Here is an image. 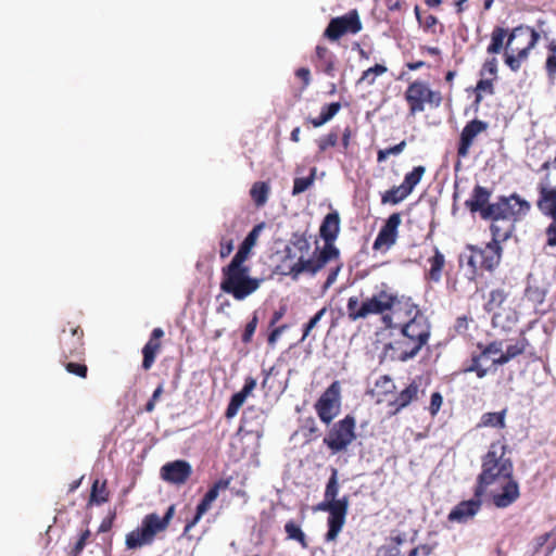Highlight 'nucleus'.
Listing matches in <instances>:
<instances>
[{
  "label": "nucleus",
  "instance_id": "46",
  "mask_svg": "<svg viewBox=\"0 0 556 556\" xmlns=\"http://www.w3.org/2000/svg\"><path fill=\"white\" fill-rule=\"evenodd\" d=\"M406 148V141L402 140L400 143L389 147L387 149H381L377 152V162L382 163L384 162L389 155H399L401 154L404 149Z\"/></svg>",
  "mask_w": 556,
  "mask_h": 556
},
{
  "label": "nucleus",
  "instance_id": "64",
  "mask_svg": "<svg viewBox=\"0 0 556 556\" xmlns=\"http://www.w3.org/2000/svg\"><path fill=\"white\" fill-rule=\"evenodd\" d=\"M546 243H556V217H552V223L546 228Z\"/></svg>",
  "mask_w": 556,
  "mask_h": 556
},
{
  "label": "nucleus",
  "instance_id": "30",
  "mask_svg": "<svg viewBox=\"0 0 556 556\" xmlns=\"http://www.w3.org/2000/svg\"><path fill=\"white\" fill-rule=\"evenodd\" d=\"M410 192L401 184L400 186H393L381 195L382 204L396 205L404 201Z\"/></svg>",
  "mask_w": 556,
  "mask_h": 556
},
{
  "label": "nucleus",
  "instance_id": "39",
  "mask_svg": "<svg viewBox=\"0 0 556 556\" xmlns=\"http://www.w3.org/2000/svg\"><path fill=\"white\" fill-rule=\"evenodd\" d=\"M348 317L350 320L355 321L365 317L364 301L361 303L357 296H351L346 304Z\"/></svg>",
  "mask_w": 556,
  "mask_h": 556
},
{
  "label": "nucleus",
  "instance_id": "38",
  "mask_svg": "<svg viewBox=\"0 0 556 556\" xmlns=\"http://www.w3.org/2000/svg\"><path fill=\"white\" fill-rule=\"evenodd\" d=\"M429 262H430L429 278L432 281L438 282L441 279V271H442V268L445 263L444 255L435 249L434 255L429 258Z\"/></svg>",
  "mask_w": 556,
  "mask_h": 556
},
{
  "label": "nucleus",
  "instance_id": "6",
  "mask_svg": "<svg viewBox=\"0 0 556 556\" xmlns=\"http://www.w3.org/2000/svg\"><path fill=\"white\" fill-rule=\"evenodd\" d=\"M468 253L460 255V262L467 260L470 268L469 279H473L478 269L492 270L501 260V245H467Z\"/></svg>",
  "mask_w": 556,
  "mask_h": 556
},
{
  "label": "nucleus",
  "instance_id": "33",
  "mask_svg": "<svg viewBox=\"0 0 556 556\" xmlns=\"http://www.w3.org/2000/svg\"><path fill=\"white\" fill-rule=\"evenodd\" d=\"M269 186L264 181L254 182L250 195L257 207H262L266 204L269 195Z\"/></svg>",
  "mask_w": 556,
  "mask_h": 556
},
{
  "label": "nucleus",
  "instance_id": "8",
  "mask_svg": "<svg viewBox=\"0 0 556 556\" xmlns=\"http://www.w3.org/2000/svg\"><path fill=\"white\" fill-rule=\"evenodd\" d=\"M531 206L530 203L521 199L519 194L513 193L509 197H500L495 203H491L486 206L483 217L497 216L509 218L513 222L521 219L528 214Z\"/></svg>",
  "mask_w": 556,
  "mask_h": 556
},
{
  "label": "nucleus",
  "instance_id": "52",
  "mask_svg": "<svg viewBox=\"0 0 556 556\" xmlns=\"http://www.w3.org/2000/svg\"><path fill=\"white\" fill-rule=\"evenodd\" d=\"M327 312V308L326 307H323L321 309H319L309 320L308 323L304 326V329H303V336H302V339L301 341H304L306 337H308L309 332L312 331V329H314L316 327V325L321 320V318L324 317V315L326 314Z\"/></svg>",
  "mask_w": 556,
  "mask_h": 556
},
{
  "label": "nucleus",
  "instance_id": "41",
  "mask_svg": "<svg viewBox=\"0 0 556 556\" xmlns=\"http://www.w3.org/2000/svg\"><path fill=\"white\" fill-rule=\"evenodd\" d=\"M160 344L152 340H149L142 349L143 361L142 367L147 370L150 369L155 359V353L159 350Z\"/></svg>",
  "mask_w": 556,
  "mask_h": 556
},
{
  "label": "nucleus",
  "instance_id": "35",
  "mask_svg": "<svg viewBox=\"0 0 556 556\" xmlns=\"http://www.w3.org/2000/svg\"><path fill=\"white\" fill-rule=\"evenodd\" d=\"M507 36V30L503 27L495 26L491 33V43L489 45L486 51L490 54H497L501 52L504 40Z\"/></svg>",
  "mask_w": 556,
  "mask_h": 556
},
{
  "label": "nucleus",
  "instance_id": "55",
  "mask_svg": "<svg viewBox=\"0 0 556 556\" xmlns=\"http://www.w3.org/2000/svg\"><path fill=\"white\" fill-rule=\"evenodd\" d=\"M314 241V243H318L316 236L308 232V227H306L303 231H296L293 235L292 243H304L307 244L311 241Z\"/></svg>",
  "mask_w": 556,
  "mask_h": 556
},
{
  "label": "nucleus",
  "instance_id": "1",
  "mask_svg": "<svg viewBox=\"0 0 556 556\" xmlns=\"http://www.w3.org/2000/svg\"><path fill=\"white\" fill-rule=\"evenodd\" d=\"M252 247L240 245L230 263L223 268L220 289L238 301H242L255 292L263 281V279L252 278L250 276V267L244 264Z\"/></svg>",
  "mask_w": 556,
  "mask_h": 556
},
{
  "label": "nucleus",
  "instance_id": "57",
  "mask_svg": "<svg viewBox=\"0 0 556 556\" xmlns=\"http://www.w3.org/2000/svg\"><path fill=\"white\" fill-rule=\"evenodd\" d=\"M413 343V346L409 348V349H406L402 352L401 356H400V359L403 361V362H406L408 359H412L414 358L418 352L420 351V349L422 348V345H425L426 343H420V342H412Z\"/></svg>",
  "mask_w": 556,
  "mask_h": 556
},
{
  "label": "nucleus",
  "instance_id": "51",
  "mask_svg": "<svg viewBox=\"0 0 556 556\" xmlns=\"http://www.w3.org/2000/svg\"><path fill=\"white\" fill-rule=\"evenodd\" d=\"M482 355H473L471 358V365L464 369V372H476L478 378H484L488 374V369L481 366Z\"/></svg>",
  "mask_w": 556,
  "mask_h": 556
},
{
  "label": "nucleus",
  "instance_id": "48",
  "mask_svg": "<svg viewBox=\"0 0 556 556\" xmlns=\"http://www.w3.org/2000/svg\"><path fill=\"white\" fill-rule=\"evenodd\" d=\"M507 294L503 289H494L490 292V299L486 303L488 311H492L495 307L502 305V303L506 300Z\"/></svg>",
  "mask_w": 556,
  "mask_h": 556
},
{
  "label": "nucleus",
  "instance_id": "59",
  "mask_svg": "<svg viewBox=\"0 0 556 556\" xmlns=\"http://www.w3.org/2000/svg\"><path fill=\"white\" fill-rule=\"evenodd\" d=\"M66 370L73 375L85 378L87 376V366L78 363H67Z\"/></svg>",
  "mask_w": 556,
  "mask_h": 556
},
{
  "label": "nucleus",
  "instance_id": "21",
  "mask_svg": "<svg viewBox=\"0 0 556 556\" xmlns=\"http://www.w3.org/2000/svg\"><path fill=\"white\" fill-rule=\"evenodd\" d=\"M174 514H175L174 505H170L167 508L163 518H161L157 514H149L143 518L141 528L148 533V535H150L152 539H154V536L157 532L163 531L167 528Z\"/></svg>",
  "mask_w": 556,
  "mask_h": 556
},
{
  "label": "nucleus",
  "instance_id": "40",
  "mask_svg": "<svg viewBox=\"0 0 556 556\" xmlns=\"http://www.w3.org/2000/svg\"><path fill=\"white\" fill-rule=\"evenodd\" d=\"M285 531L288 539L298 541L304 548L307 547L306 535L294 521H288L285 525Z\"/></svg>",
  "mask_w": 556,
  "mask_h": 556
},
{
  "label": "nucleus",
  "instance_id": "63",
  "mask_svg": "<svg viewBox=\"0 0 556 556\" xmlns=\"http://www.w3.org/2000/svg\"><path fill=\"white\" fill-rule=\"evenodd\" d=\"M288 329L287 325H281L279 327H276L271 330V332L268 336V343L270 345H275L277 340L280 338V336L285 332V330Z\"/></svg>",
  "mask_w": 556,
  "mask_h": 556
},
{
  "label": "nucleus",
  "instance_id": "27",
  "mask_svg": "<svg viewBox=\"0 0 556 556\" xmlns=\"http://www.w3.org/2000/svg\"><path fill=\"white\" fill-rule=\"evenodd\" d=\"M419 388L416 382L408 384L394 401L390 402V406L394 407L393 414L399 413L401 409L408 406L414 400L417 399Z\"/></svg>",
  "mask_w": 556,
  "mask_h": 556
},
{
  "label": "nucleus",
  "instance_id": "13",
  "mask_svg": "<svg viewBox=\"0 0 556 556\" xmlns=\"http://www.w3.org/2000/svg\"><path fill=\"white\" fill-rule=\"evenodd\" d=\"M489 125L486 122L475 118L468 122L463 128L459 141L457 146V156L465 159L468 156L470 148L473 144L476 137L488 129Z\"/></svg>",
  "mask_w": 556,
  "mask_h": 556
},
{
  "label": "nucleus",
  "instance_id": "10",
  "mask_svg": "<svg viewBox=\"0 0 556 556\" xmlns=\"http://www.w3.org/2000/svg\"><path fill=\"white\" fill-rule=\"evenodd\" d=\"M348 508L349 496L346 495L338 502H331L330 500L324 498V501L317 505L318 510L329 513L326 541H334L338 538L344 526Z\"/></svg>",
  "mask_w": 556,
  "mask_h": 556
},
{
  "label": "nucleus",
  "instance_id": "22",
  "mask_svg": "<svg viewBox=\"0 0 556 556\" xmlns=\"http://www.w3.org/2000/svg\"><path fill=\"white\" fill-rule=\"evenodd\" d=\"M83 331L79 327L71 328L68 331L65 329L61 336V345L63 354L67 356H77L81 354V342Z\"/></svg>",
  "mask_w": 556,
  "mask_h": 556
},
{
  "label": "nucleus",
  "instance_id": "49",
  "mask_svg": "<svg viewBox=\"0 0 556 556\" xmlns=\"http://www.w3.org/2000/svg\"><path fill=\"white\" fill-rule=\"evenodd\" d=\"M274 229L273 224L260 223L250 231V233L245 237V239L241 243H255L258 239V236L264 230L271 231Z\"/></svg>",
  "mask_w": 556,
  "mask_h": 556
},
{
  "label": "nucleus",
  "instance_id": "53",
  "mask_svg": "<svg viewBox=\"0 0 556 556\" xmlns=\"http://www.w3.org/2000/svg\"><path fill=\"white\" fill-rule=\"evenodd\" d=\"M258 323L256 312L253 314L251 320L245 325L244 331L242 333V342L249 343L252 340V337L256 330Z\"/></svg>",
  "mask_w": 556,
  "mask_h": 556
},
{
  "label": "nucleus",
  "instance_id": "19",
  "mask_svg": "<svg viewBox=\"0 0 556 556\" xmlns=\"http://www.w3.org/2000/svg\"><path fill=\"white\" fill-rule=\"evenodd\" d=\"M483 219H490L492 222L491 243H503L511 237L515 229V222L510 220L509 218L497 216L496 214H493V216L483 217Z\"/></svg>",
  "mask_w": 556,
  "mask_h": 556
},
{
  "label": "nucleus",
  "instance_id": "47",
  "mask_svg": "<svg viewBox=\"0 0 556 556\" xmlns=\"http://www.w3.org/2000/svg\"><path fill=\"white\" fill-rule=\"evenodd\" d=\"M339 140L338 132L334 130H331L326 136L320 137L317 140L318 150L320 153L325 152L329 148H333L337 146Z\"/></svg>",
  "mask_w": 556,
  "mask_h": 556
},
{
  "label": "nucleus",
  "instance_id": "61",
  "mask_svg": "<svg viewBox=\"0 0 556 556\" xmlns=\"http://www.w3.org/2000/svg\"><path fill=\"white\" fill-rule=\"evenodd\" d=\"M89 535H90L89 530H86V531H84L81 533L79 540L76 542V544L74 546L73 556H78L81 553V551L84 549V547L86 545V541L89 538Z\"/></svg>",
  "mask_w": 556,
  "mask_h": 556
},
{
  "label": "nucleus",
  "instance_id": "17",
  "mask_svg": "<svg viewBox=\"0 0 556 556\" xmlns=\"http://www.w3.org/2000/svg\"><path fill=\"white\" fill-rule=\"evenodd\" d=\"M191 466L186 460H175L165 464L161 468V477L163 480L174 483L181 484L191 475Z\"/></svg>",
  "mask_w": 556,
  "mask_h": 556
},
{
  "label": "nucleus",
  "instance_id": "9",
  "mask_svg": "<svg viewBox=\"0 0 556 556\" xmlns=\"http://www.w3.org/2000/svg\"><path fill=\"white\" fill-rule=\"evenodd\" d=\"M551 166L556 170V156L552 162H544L541 166V170H547ZM554 184L555 179H553L551 173L545 174L538 184L539 198L536 206L543 215L551 218H556V185Z\"/></svg>",
  "mask_w": 556,
  "mask_h": 556
},
{
  "label": "nucleus",
  "instance_id": "36",
  "mask_svg": "<svg viewBox=\"0 0 556 556\" xmlns=\"http://www.w3.org/2000/svg\"><path fill=\"white\" fill-rule=\"evenodd\" d=\"M388 72V67L382 64H375L362 73V76L357 80V85L365 84L371 86L375 84L376 78Z\"/></svg>",
  "mask_w": 556,
  "mask_h": 556
},
{
  "label": "nucleus",
  "instance_id": "7",
  "mask_svg": "<svg viewBox=\"0 0 556 556\" xmlns=\"http://www.w3.org/2000/svg\"><path fill=\"white\" fill-rule=\"evenodd\" d=\"M355 425V418L346 415L343 419L331 426L323 442L332 454L345 451L356 439Z\"/></svg>",
  "mask_w": 556,
  "mask_h": 556
},
{
  "label": "nucleus",
  "instance_id": "37",
  "mask_svg": "<svg viewBox=\"0 0 556 556\" xmlns=\"http://www.w3.org/2000/svg\"><path fill=\"white\" fill-rule=\"evenodd\" d=\"M426 173L422 165L415 166L410 172L406 173L402 185L412 193L415 187L420 182Z\"/></svg>",
  "mask_w": 556,
  "mask_h": 556
},
{
  "label": "nucleus",
  "instance_id": "31",
  "mask_svg": "<svg viewBox=\"0 0 556 556\" xmlns=\"http://www.w3.org/2000/svg\"><path fill=\"white\" fill-rule=\"evenodd\" d=\"M152 541L153 539L142 528H138L126 535V546L129 549L150 544Z\"/></svg>",
  "mask_w": 556,
  "mask_h": 556
},
{
  "label": "nucleus",
  "instance_id": "20",
  "mask_svg": "<svg viewBox=\"0 0 556 556\" xmlns=\"http://www.w3.org/2000/svg\"><path fill=\"white\" fill-rule=\"evenodd\" d=\"M395 296L386 292L380 291L364 301L365 317L369 315L382 314L393 307Z\"/></svg>",
  "mask_w": 556,
  "mask_h": 556
},
{
  "label": "nucleus",
  "instance_id": "18",
  "mask_svg": "<svg viewBox=\"0 0 556 556\" xmlns=\"http://www.w3.org/2000/svg\"><path fill=\"white\" fill-rule=\"evenodd\" d=\"M497 485L501 486L500 493L492 494L493 504L497 508H506L517 501L520 495L519 485L511 477Z\"/></svg>",
  "mask_w": 556,
  "mask_h": 556
},
{
  "label": "nucleus",
  "instance_id": "23",
  "mask_svg": "<svg viewBox=\"0 0 556 556\" xmlns=\"http://www.w3.org/2000/svg\"><path fill=\"white\" fill-rule=\"evenodd\" d=\"M490 197L491 191L488 188L477 185L472 190L470 199L465 202V205L471 213L479 212L483 218L484 211L490 204Z\"/></svg>",
  "mask_w": 556,
  "mask_h": 556
},
{
  "label": "nucleus",
  "instance_id": "62",
  "mask_svg": "<svg viewBox=\"0 0 556 556\" xmlns=\"http://www.w3.org/2000/svg\"><path fill=\"white\" fill-rule=\"evenodd\" d=\"M377 556H403V554L399 546L393 545L379 548Z\"/></svg>",
  "mask_w": 556,
  "mask_h": 556
},
{
  "label": "nucleus",
  "instance_id": "12",
  "mask_svg": "<svg viewBox=\"0 0 556 556\" xmlns=\"http://www.w3.org/2000/svg\"><path fill=\"white\" fill-rule=\"evenodd\" d=\"M315 409L319 419L329 425L341 409V387L339 381H333L315 403Z\"/></svg>",
  "mask_w": 556,
  "mask_h": 556
},
{
  "label": "nucleus",
  "instance_id": "60",
  "mask_svg": "<svg viewBox=\"0 0 556 556\" xmlns=\"http://www.w3.org/2000/svg\"><path fill=\"white\" fill-rule=\"evenodd\" d=\"M439 24V20L437 16L429 14L425 18H422L421 24H419L425 31H434V27Z\"/></svg>",
  "mask_w": 556,
  "mask_h": 556
},
{
  "label": "nucleus",
  "instance_id": "50",
  "mask_svg": "<svg viewBox=\"0 0 556 556\" xmlns=\"http://www.w3.org/2000/svg\"><path fill=\"white\" fill-rule=\"evenodd\" d=\"M527 345L528 340L525 337H522L515 344H509L506 348L505 353L510 359H513L518 355L522 354L526 351Z\"/></svg>",
  "mask_w": 556,
  "mask_h": 556
},
{
  "label": "nucleus",
  "instance_id": "28",
  "mask_svg": "<svg viewBox=\"0 0 556 556\" xmlns=\"http://www.w3.org/2000/svg\"><path fill=\"white\" fill-rule=\"evenodd\" d=\"M341 104L339 102H332L323 106L319 116L308 117L307 123L312 124L315 128L323 126L327 122L333 118V116L340 111Z\"/></svg>",
  "mask_w": 556,
  "mask_h": 556
},
{
  "label": "nucleus",
  "instance_id": "44",
  "mask_svg": "<svg viewBox=\"0 0 556 556\" xmlns=\"http://www.w3.org/2000/svg\"><path fill=\"white\" fill-rule=\"evenodd\" d=\"M106 501H108V493H106L105 482H103L100 485L99 480H96L91 488L90 503L100 505Z\"/></svg>",
  "mask_w": 556,
  "mask_h": 556
},
{
  "label": "nucleus",
  "instance_id": "26",
  "mask_svg": "<svg viewBox=\"0 0 556 556\" xmlns=\"http://www.w3.org/2000/svg\"><path fill=\"white\" fill-rule=\"evenodd\" d=\"M340 230V217L337 212L329 213L325 216L319 233L325 243H333Z\"/></svg>",
  "mask_w": 556,
  "mask_h": 556
},
{
  "label": "nucleus",
  "instance_id": "45",
  "mask_svg": "<svg viewBox=\"0 0 556 556\" xmlns=\"http://www.w3.org/2000/svg\"><path fill=\"white\" fill-rule=\"evenodd\" d=\"M532 275L528 276V286L526 288V296L535 303H542L545 298V290L540 287H534L531 285Z\"/></svg>",
  "mask_w": 556,
  "mask_h": 556
},
{
  "label": "nucleus",
  "instance_id": "58",
  "mask_svg": "<svg viewBox=\"0 0 556 556\" xmlns=\"http://www.w3.org/2000/svg\"><path fill=\"white\" fill-rule=\"evenodd\" d=\"M295 77L302 81V90L306 89L312 80L311 71L307 67H300L295 71Z\"/></svg>",
  "mask_w": 556,
  "mask_h": 556
},
{
  "label": "nucleus",
  "instance_id": "32",
  "mask_svg": "<svg viewBox=\"0 0 556 556\" xmlns=\"http://www.w3.org/2000/svg\"><path fill=\"white\" fill-rule=\"evenodd\" d=\"M507 409H502L501 412L495 413H484L481 416L480 422L478 427H491V428H505V417Z\"/></svg>",
  "mask_w": 556,
  "mask_h": 556
},
{
  "label": "nucleus",
  "instance_id": "14",
  "mask_svg": "<svg viewBox=\"0 0 556 556\" xmlns=\"http://www.w3.org/2000/svg\"><path fill=\"white\" fill-rule=\"evenodd\" d=\"M229 484L230 479H220L208 489V491L204 494L203 498L198 504L194 517L186 525L184 530L185 534L191 528H193L200 521L202 516L211 508V505L217 498L219 491L226 490Z\"/></svg>",
  "mask_w": 556,
  "mask_h": 556
},
{
  "label": "nucleus",
  "instance_id": "34",
  "mask_svg": "<svg viewBox=\"0 0 556 556\" xmlns=\"http://www.w3.org/2000/svg\"><path fill=\"white\" fill-rule=\"evenodd\" d=\"M494 78H481L478 80L475 88V101L473 104L478 108L483 100L484 94H494Z\"/></svg>",
  "mask_w": 556,
  "mask_h": 556
},
{
  "label": "nucleus",
  "instance_id": "25",
  "mask_svg": "<svg viewBox=\"0 0 556 556\" xmlns=\"http://www.w3.org/2000/svg\"><path fill=\"white\" fill-rule=\"evenodd\" d=\"M401 220L400 213L391 214L380 229L374 243H395Z\"/></svg>",
  "mask_w": 556,
  "mask_h": 556
},
{
  "label": "nucleus",
  "instance_id": "24",
  "mask_svg": "<svg viewBox=\"0 0 556 556\" xmlns=\"http://www.w3.org/2000/svg\"><path fill=\"white\" fill-rule=\"evenodd\" d=\"M402 333L410 342L427 343L430 337V329L426 323L415 318L403 327Z\"/></svg>",
  "mask_w": 556,
  "mask_h": 556
},
{
  "label": "nucleus",
  "instance_id": "4",
  "mask_svg": "<svg viewBox=\"0 0 556 556\" xmlns=\"http://www.w3.org/2000/svg\"><path fill=\"white\" fill-rule=\"evenodd\" d=\"M299 248L300 255L298 260L290 266V274L293 278H298L301 274H316L323 268L329 261L338 257L339 251L336 245H315L314 250H311L312 245H293Z\"/></svg>",
  "mask_w": 556,
  "mask_h": 556
},
{
  "label": "nucleus",
  "instance_id": "3",
  "mask_svg": "<svg viewBox=\"0 0 556 556\" xmlns=\"http://www.w3.org/2000/svg\"><path fill=\"white\" fill-rule=\"evenodd\" d=\"M539 39L540 34L533 27L522 25L515 27L507 38L505 64L513 72H518Z\"/></svg>",
  "mask_w": 556,
  "mask_h": 556
},
{
  "label": "nucleus",
  "instance_id": "5",
  "mask_svg": "<svg viewBox=\"0 0 556 556\" xmlns=\"http://www.w3.org/2000/svg\"><path fill=\"white\" fill-rule=\"evenodd\" d=\"M404 99L412 116L424 112L426 104L437 109L443 102L441 91L430 89L428 83L420 79L414 80L407 86L404 92Z\"/></svg>",
  "mask_w": 556,
  "mask_h": 556
},
{
  "label": "nucleus",
  "instance_id": "2",
  "mask_svg": "<svg viewBox=\"0 0 556 556\" xmlns=\"http://www.w3.org/2000/svg\"><path fill=\"white\" fill-rule=\"evenodd\" d=\"M505 446L492 444L482 458L481 472L477 477V495L486 493L488 488L498 484L513 476V463L504 457Z\"/></svg>",
  "mask_w": 556,
  "mask_h": 556
},
{
  "label": "nucleus",
  "instance_id": "16",
  "mask_svg": "<svg viewBox=\"0 0 556 556\" xmlns=\"http://www.w3.org/2000/svg\"><path fill=\"white\" fill-rule=\"evenodd\" d=\"M312 62L314 63L316 71L321 72L329 77L336 76L338 60L336 54L328 47L317 45Z\"/></svg>",
  "mask_w": 556,
  "mask_h": 556
},
{
  "label": "nucleus",
  "instance_id": "15",
  "mask_svg": "<svg viewBox=\"0 0 556 556\" xmlns=\"http://www.w3.org/2000/svg\"><path fill=\"white\" fill-rule=\"evenodd\" d=\"M482 495H477V488H475L473 497L468 501H463L457 504L448 514V520L458 523H465L480 510Z\"/></svg>",
  "mask_w": 556,
  "mask_h": 556
},
{
  "label": "nucleus",
  "instance_id": "54",
  "mask_svg": "<svg viewBox=\"0 0 556 556\" xmlns=\"http://www.w3.org/2000/svg\"><path fill=\"white\" fill-rule=\"evenodd\" d=\"M253 419H260V421L256 424L261 425L264 420L263 412L260 409H255L254 407L248 408L244 412L243 418H242L244 426H250Z\"/></svg>",
  "mask_w": 556,
  "mask_h": 556
},
{
  "label": "nucleus",
  "instance_id": "42",
  "mask_svg": "<svg viewBox=\"0 0 556 556\" xmlns=\"http://www.w3.org/2000/svg\"><path fill=\"white\" fill-rule=\"evenodd\" d=\"M315 173H316V169L313 168L309 176L296 177L293 180L292 195H298V194L306 191L315 181Z\"/></svg>",
  "mask_w": 556,
  "mask_h": 556
},
{
  "label": "nucleus",
  "instance_id": "29",
  "mask_svg": "<svg viewBox=\"0 0 556 556\" xmlns=\"http://www.w3.org/2000/svg\"><path fill=\"white\" fill-rule=\"evenodd\" d=\"M547 56L545 61V72L548 79V83L554 85L556 80V40L551 39L546 47Z\"/></svg>",
  "mask_w": 556,
  "mask_h": 556
},
{
  "label": "nucleus",
  "instance_id": "43",
  "mask_svg": "<svg viewBox=\"0 0 556 556\" xmlns=\"http://www.w3.org/2000/svg\"><path fill=\"white\" fill-rule=\"evenodd\" d=\"M339 493V482H338V471L337 469H332L331 476L328 479L325 490V498L330 500L331 502H338L340 498H337Z\"/></svg>",
  "mask_w": 556,
  "mask_h": 556
},
{
  "label": "nucleus",
  "instance_id": "11",
  "mask_svg": "<svg viewBox=\"0 0 556 556\" xmlns=\"http://www.w3.org/2000/svg\"><path fill=\"white\" fill-rule=\"evenodd\" d=\"M362 28L363 24L358 11L353 9L344 15L331 18L324 31V37L337 41L344 35L359 33Z\"/></svg>",
  "mask_w": 556,
  "mask_h": 556
},
{
  "label": "nucleus",
  "instance_id": "56",
  "mask_svg": "<svg viewBox=\"0 0 556 556\" xmlns=\"http://www.w3.org/2000/svg\"><path fill=\"white\" fill-rule=\"evenodd\" d=\"M503 352V342L502 341H493L489 343L480 353L482 357H486L490 355H496Z\"/></svg>",
  "mask_w": 556,
  "mask_h": 556
}]
</instances>
